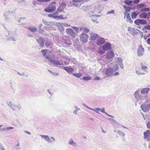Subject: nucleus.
<instances>
[{
    "instance_id": "nucleus-12",
    "label": "nucleus",
    "mask_w": 150,
    "mask_h": 150,
    "mask_svg": "<svg viewBox=\"0 0 150 150\" xmlns=\"http://www.w3.org/2000/svg\"><path fill=\"white\" fill-rule=\"evenodd\" d=\"M114 57V53L113 52L110 51L107 52L106 57V58L110 59V61H112V58Z\"/></svg>"
},
{
    "instance_id": "nucleus-61",
    "label": "nucleus",
    "mask_w": 150,
    "mask_h": 150,
    "mask_svg": "<svg viewBox=\"0 0 150 150\" xmlns=\"http://www.w3.org/2000/svg\"><path fill=\"white\" fill-rule=\"evenodd\" d=\"M114 69H115V71H117L118 69V66L117 65H116L115 66Z\"/></svg>"
},
{
    "instance_id": "nucleus-20",
    "label": "nucleus",
    "mask_w": 150,
    "mask_h": 150,
    "mask_svg": "<svg viewBox=\"0 0 150 150\" xmlns=\"http://www.w3.org/2000/svg\"><path fill=\"white\" fill-rule=\"evenodd\" d=\"M81 2L80 0H73L71 2V4L76 7H80V5L76 3Z\"/></svg>"
},
{
    "instance_id": "nucleus-62",
    "label": "nucleus",
    "mask_w": 150,
    "mask_h": 150,
    "mask_svg": "<svg viewBox=\"0 0 150 150\" xmlns=\"http://www.w3.org/2000/svg\"><path fill=\"white\" fill-rule=\"evenodd\" d=\"M46 58L50 60V62L51 60H53L52 59L51 57L49 55L47 56Z\"/></svg>"
},
{
    "instance_id": "nucleus-6",
    "label": "nucleus",
    "mask_w": 150,
    "mask_h": 150,
    "mask_svg": "<svg viewBox=\"0 0 150 150\" xmlns=\"http://www.w3.org/2000/svg\"><path fill=\"white\" fill-rule=\"evenodd\" d=\"M66 32L67 34L71 36L72 38H74L76 37L75 33L72 29L70 28H67L66 30Z\"/></svg>"
},
{
    "instance_id": "nucleus-43",
    "label": "nucleus",
    "mask_w": 150,
    "mask_h": 150,
    "mask_svg": "<svg viewBox=\"0 0 150 150\" xmlns=\"http://www.w3.org/2000/svg\"><path fill=\"white\" fill-rule=\"evenodd\" d=\"M52 43L50 42H47L45 43V45L47 47H49L51 46Z\"/></svg>"
},
{
    "instance_id": "nucleus-40",
    "label": "nucleus",
    "mask_w": 150,
    "mask_h": 150,
    "mask_svg": "<svg viewBox=\"0 0 150 150\" xmlns=\"http://www.w3.org/2000/svg\"><path fill=\"white\" fill-rule=\"evenodd\" d=\"M71 27L73 28L76 32H79V28L74 26H72Z\"/></svg>"
},
{
    "instance_id": "nucleus-44",
    "label": "nucleus",
    "mask_w": 150,
    "mask_h": 150,
    "mask_svg": "<svg viewBox=\"0 0 150 150\" xmlns=\"http://www.w3.org/2000/svg\"><path fill=\"white\" fill-rule=\"evenodd\" d=\"M47 50L46 49L43 50H41L44 56L46 55Z\"/></svg>"
},
{
    "instance_id": "nucleus-37",
    "label": "nucleus",
    "mask_w": 150,
    "mask_h": 150,
    "mask_svg": "<svg viewBox=\"0 0 150 150\" xmlns=\"http://www.w3.org/2000/svg\"><path fill=\"white\" fill-rule=\"evenodd\" d=\"M117 133L120 135H121L122 137H124L125 136V134L124 132H122L120 130H118Z\"/></svg>"
},
{
    "instance_id": "nucleus-13",
    "label": "nucleus",
    "mask_w": 150,
    "mask_h": 150,
    "mask_svg": "<svg viewBox=\"0 0 150 150\" xmlns=\"http://www.w3.org/2000/svg\"><path fill=\"white\" fill-rule=\"evenodd\" d=\"M103 49L104 50L109 51L111 49V45L110 43L107 42L103 46Z\"/></svg>"
},
{
    "instance_id": "nucleus-15",
    "label": "nucleus",
    "mask_w": 150,
    "mask_h": 150,
    "mask_svg": "<svg viewBox=\"0 0 150 150\" xmlns=\"http://www.w3.org/2000/svg\"><path fill=\"white\" fill-rule=\"evenodd\" d=\"M65 38H63L62 40V43H64L67 46H68L71 44L70 40L67 38L66 36H64Z\"/></svg>"
},
{
    "instance_id": "nucleus-31",
    "label": "nucleus",
    "mask_w": 150,
    "mask_h": 150,
    "mask_svg": "<svg viewBox=\"0 0 150 150\" xmlns=\"http://www.w3.org/2000/svg\"><path fill=\"white\" fill-rule=\"evenodd\" d=\"M146 6V4L143 3L138 4L136 7V8L137 9H139V8H143Z\"/></svg>"
},
{
    "instance_id": "nucleus-57",
    "label": "nucleus",
    "mask_w": 150,
    "mask_h": 150,
    "mask_svg": "<svg viewBox=\"0 0 150 150\" xmlns=\"http://www.w3.org/2000/svg\"><path fill=\"white\" fill-rule=\"evenodd\" d=\"M140 1L139 0H134L133 3L134 4H136L139 3Z\"/></svg>"
},
{
    "instance_id": "nucleus-33",
    "label": "nucleus",
    "mask_w": 150,
    "mask_h": 150,
    "mask_svg": "<svg viewBox=\"0 0 150 150\" xmlns=\"http://www.w3.org/2000/svg\"><path fill=\"white\" fill-rule=\"evenodd\" d=\"M123 8L125 9V13H127L129 12L131 9V8L129 6H126L124 5Z\"/></svg>"
},
{
    "instance_id": "nucleus-24",
    "label": "nucleus",
    "mask_w": 150,
    "mask_h": 150,
    "mask_svg": "<svg viewBox=\"0 0 150 150\" xmlns=\"http://www.w3.org/2000/svg\"><path fill=\"white\" fill-rule=\"evenodd\" d=\"M150 89L149 88H143L140 91L141 93L143 94H147L148 93Z\"/></svg>"
},
{
    "instance_id": "nucleus-50",
    "label": "nucleus",
    "mask_w": 150,
    "mask_h": 150,
    "mask_svg": "<svg viewBox=\"0 0 150 150\" xmlns=\"http://www.w3.org/2000/svg\"><path fill=\"white\" fill-rule=\"evenodd\" d=\"M0 149L1 150H6L2 144L0 143Z\"/></svg>"
},
{
    "instance_id": "nucleus-17",
    "label": "nucleus",
    "mask_w": 150,
    "mask_h": 150,
    "mask_svg": "<svg viewBox=\"0 0 150 150\" xmlns=\"http://www.w3.org/2000/svg\"><path fill=\"white\" fill-rule=\"evenodd\" d=\"M105 39L103 38H100L97 40L96 44L98 45H100L103 44L105 42Z\"/></svg>"
},
{
    "instance_id": "nucleus-64",
    "label": "nucleus",
    "mask_w": 150,
    "mask_h": 150,
    "mask_svg": "<svg viewBox=\"0 0 150 150\" xmlns=\"http://www.w3.org/2000/svg\"><path fill=\"white\" fill-rule=\"evenodd\" d=\"M147 42L148 44L150 45V38L148 39L147 41Z\"/></svg>"
},
{
    "instance_id": "nucleus-2",
    "label": "nucleus",
    "mask_w": 150,
    "mask_h": 150,
    "mask_svg": "<svg viewBox=\"0 0 150 150\" xmlns=\"http://www.w3.org/2000/svg\"><path fill=\"white\" fill-rule=\"evenodd\" d=\"M8 106L13 110H20L21 108V107L20 105L18 104V105H16L12 103L10 101L8 103Z\"/></svg>"
},
{
    "instance_id": "nucleus-36",
    "label": "nucleus",
    "mask_w": 150,
    "mask_h": 150,
    "mask_svg": "<svg viewBox=\"0 0 150 150\" xmlns=\"http://www.w3.org/2000/svg\"><path fill=\"white\" fill-rule=\"evenodd\" d=\"M73 75L74 76L79 78L82 76V74L79 73H74L73 74Z\"/></svg>"
},
{
    "instance_id": "nucleus-56",
    "label": "nucleus",
    "mask_w": 150,
    "mask_h": 150,
    "mask_svg": "<svg viewBox=\"0 0 150 150\" xmlns=\"http://www.w3.org/2000/svg\"><path fill=\"white\" fill-rule=\"evenodd\" d=\"M141 68L143 70H145L147 68V67L146 66L144 65L142 66Z\"/></svg>"
},
{
    "instance_id": "nucleus-63",
    "label": "nucleus",
    "mask_w": 150,
    "mask_h": 150,
    "mask_svg": "<svg viewBox=\"0 0 150 150\" xmlns=\"http://www.w3.org/2000/svg\"><path fill=\"white\" fill-rule=\"evenodd\" d=\"M94 80H100V79L99 77L96 76V77H95Z\"/></svg>"
},
{
    "instance_id": "nucleus-29",
    "label": "nucleus",
    "mask_w": 150,
    "mask_h": 150,
    "mask_svg": "<svg viewBox=\"0 0 150 150\" xmlns=\"http://www.w3.org/2000/svg\"><path fill=\"white\" fill-rule=\"evenodd\" d=\"M68 144L69 145H72L74 147H76L77 146L76 144L74 142L72 139H71L68 141Z\"/></svg>"
},
{
    "instance_id": "nucleus-59",
    "label": "nucleus",
    "mask_w": 150,
    "mask_h": 150,
    "mask_svg": "<svg viewBox=\"0 0 150 150\" xmlns=\"http://www.w3.org/2000/svg\"><path fill=\"white\" fill-rule=\"evenodd\" d=\"M114 13V10H112L110 11H109L107 13V14H110L111 13Z\"/></svg>"
},
{
    "instance_id": "nucleus-60",
    "label": "nucleus",
    "mask_w": 150,
    "mask_h": 150,
    "mask_svg": "<svg viewBox=\"0 0 150 150\" xmlns=\"http://www.w3.org/2000/svg\"><path fill=\"white\" fill-rule=\"evenodd\" d=\"M84 30L85 32L87 33H88L89 31L90 30L89 29H88L87 28H84Z\"/></svg>"
},
{
    "instance_id": "nucleus-9",
    "label": "nucleus",
    "mask_w": 150,
    "mask_h": 150,
    "mask_svg": "<svg viewBox=\"0 0 150 150\" xmlns=\"http://www.w3.org/2000/svg\"><path fill=\"white\" fill-rule=\"evenodd\" d=\"M113 69L112 68H107L105 71V74L107 77L112 76L113 75Z\"/></svg>"
},
{
    "instance_id": "nucleus-47",
    "label": "nucleus",
    "mask_w": 150,
    "mask_h": 150,
    "mask_svg": "<svg viewBox=\"0 0 150 150\" xmlns=\"http://www.w3.org/2000/svg\"><path fill=\"white\" fill-rule=\"evenodd\" d=\"M63 16L62 15H60L59 16H56V18L58 19H64V18H63Z\"/></svg>"
},
{
    "instance_id": "nucleus-16",
    "label": "nucleus",
    "mask_w": 150,
    "mask_h": 150,
    "mask_svg": "<svg viewBox=\"0 0 150 150\" xmlns=\"http://www.w3.org/2000/svg\"><path fill=\"white\" fill-rule=\"evenodd\" d=\"M66 4L64 2H62L61 5L59 6L57 10L60 12L62 11L67 6Z\"/></svg>"
},
{
    "instance_id": "nucleus-1",
    "label": "nucleus",
    "mask_w": 150,
    "mask_h": 150,
    "mask_svg": "<svg viewBox=\"0 0 150 150\" xmlns=\"http://www.w3.org/2000/svg\"><path fill=\"white\" fill-rule=\"evenodd\" d=\"M56 3L53 2L51 3L46 8L44 9L45 11L49 13H52L54 12L56 9L55 6Z\"/></svg>"
},
{
    "instance_id": "nucleus-53",
    "label": "nucleus",
    "mask_w": 150,
    "mask_h": 150,
    "mask_svg": "<svg viewBox=\"0 0 150 150\" xmlns=\"http://www.w3.org/2000/svg\"><path fill=\"white\" fill-rule=\"evenodd\" d=\"M99 52L101 54H104L105 52V50H101V49H100V48L99 49Z\"/></svg>"
},
{
    "instance_id": "nucleus-25",
    "label": "nucleus",
    "mask_w": 150,
    "mask_h": 150,
    "mask_svg": "<svg viewBox=\"0 0 150 150\" xmlns=\"http://www.w3.org/2000/svg\"><path fill=\"white\" fill-rule=\"evenodd\" d=\"M139 17L142 18H149V17H147V14L145 13H144L139 15Z\"/></svg>"
},
{
    "instance_id": "nucleus-18",
    "label": "nucleus",
    "mask_w": 150,
    "mask_h": 150,
    "mask_svg": "<svg viewBox=\"0 0 150 150\" xmlns=\"http://www.w3.org/2000/svg\"><path fill=\"white\" fill-rule=\"evenodd\" d=\"M63 69L69 74H71L74 72L73 69L69 67H64Z\"/></svg>"
},
{
    "instance_id": "nucleus-55",
    "label": "nucleus",
    "mask_w": 150,
    "mask_h": 150,
    "mask_svg": "<svg viewBox=\"0 0 150 150\" xmlns=\"http://www.w3.org/2000/svg\"><path fill=\"white\" fill-rule=\"evenodd\" d=\"M146 126L148 129H150V121L147 122Z\"/></svg>"
},
{
    "instance_id": "nucleus-8",
    "label": "nucleus",
    "mask_w": 150,
    "mask_h": 150,
    "mask_svg": "<svg viewBox=\"0 0 150 150\" xmlns=\"http://www.w3.org/2000/svg\"><path fill=\"white\" fill-rule=\"evenodd\" d=\"M141 108L144 112L148 111L150 110V103L148 104H143L141 105Z\"/></svg>"
},
{
    "instance_id": "nucleus-38",
    "label": "nucleus",
    "mask_w": 150,
    "mask_h": 150,
    "mask_svg": "<svg viewBox=\"0 0 150 150\" xmlns=\"http://www.w3.org/2000/svg\"><path fill=\"white\" fill-rule=\"evenodd\" d=\"M150 10V9L149 8H142L141 11L142 12H144V11H149Z\"/></svg>"
},
{
    "instance_id": "nucleus-23",
    "label": "nucleus",
    "mask_w": 150,
    "mask_h": 150,
    "mask_svg": "<svg viewBox=\"0 0 150 150\" xmlns=\"http://www.w3.org/2000/svg\"><path fill=\"white\" fill-rule=\"evenodd\" d=\"M50 62L52 63L55 66L62 65V64L59 61L54 59L51 60Z\"/></svg>"
},
{
    "instance_id": "nucleus-48",
    "label": "nucleus",
    "mask_w": 150,
    "mask_h": 150,
    "mask_svg": "<svg viewBox=\"0 0 150 150\" xmlns=\"http://www.w3.org/2000/svg\"><path fill=\"white\" fill-rule=\"evenodd\" d=\"M17 73L21 75V76H28L27 75V74H25L24 73H22L21 74L20 73V72L17 71Z\"/></svg>"
},
{
    "instance_id": "nucleus-7",
    "label": "nucleus",
    "mask_w": 150,
    "mask_h": 150,
    "mask_svg": "<svg viewBox=\"0 0 150 150\" xmlns=\"http://www.w3.org/2000/svg\"><path fill=\"white\" fill-rule=\"evenodd\" d=\"M88 35L85 33H82L80 36V41L83 43H86L88 41Z\"/></svg>"
},
{
    "instance_id": "nucleus-39",
    "label": "nucleus",
    "mask_w": 150,
    "mask_h": 150,
    "mask_svg": "<svg viewBox=\"0 0 150 150\" xmlns=\"http://www.w3.org/2000/svg\"><path fill=\"white\" fill-rule=\"evenodd\" d=\"M48 16L49 17L52 18H56V16H55V14L54 13L49 14Z\"/></svg>"
},
{
    "instance_id": "nucleus-5",
    "label": "nucleus",
    "mask_w": 150,
    "mask_h": 150,
    "mask_svg": "<svg viewBox=\"0 0 150 150\" xmlns=\"http://www.w3.org/2000/svg\"><path fill=\"white\" fill-rule=\"evenodd\" d=\"M144 48L141 45H139L137 49V51L138 56L139 57L142 56L144 55Z\"/></svg>"
},
{
    "instance_id": "nucleus-45",
    "label": "nucleus",
    "mask_w": 150,
    "mask_h": 150,
    "mask_svg": "<svg viewBox=\"0 0 150 150\" xmlns=\"http://www.w3.org/2000/svg\"><path fill=\"white\" fill-rule=\"evenodd\" d=\"M8 39L9 40H11L14 42L16 40L15 38L13 37H9Z\"/></svg>"
},
{
    "instance_id": "nucleus-58",
    "label": "nucleus",
    "mask_w": 150,
    "mask_h": 150,
    "mask_svg": "<svg viewBox=\"0 0 150 150\" xmlns=\"http://www.w3.org/2000/svg\"><path fill=\"white\" fill-rule=\"evenodd\" d=\"M88 109L94 111V112H96L97 113H99V111H96V110H95V109L92 108H89H89Z\"/></svg>"
},
{
    "instance_id": "nucleus-4",
    "label": "nucleus",
    "mask_w": 150,
    "mask_h": 150,
    "mask_svg": "<svg viewBox=\"0 0 150 150\" xmlns=\"http://www.w3.org/2000/svg\"><path fill=\"white\" fill-rule=\"evenodd\" d=\"M134 95L135 98L137 101H139L142 100H144V97L140 93V90H139L136 91L134 92Z\"/></svg>"
},
{
    "instance_id": "nucleus-11",
    "label": "nucleus",
    "mask_w": 150,
    "mask_h": 150,
    "mask_svg": "<svg viewBox=\"0 0 150 150\" xmlns=\"http://www.w3.org/2000/svg\"><path fill=\"white\" fill-rule=\"evenodd\" d=\"M64 23H57L56 24V26L58 27L60 32L64 31Z\"/></svg>"
},
{
    "instance_id": "nucleus-21",
    "label": "nucleus",
    "mask_w": 150,
    "mask_h": 150,
    "mask_svg": "<svg viewBox=\"0 0 150 150\" xmlns=\"http://www.w3.org/2000/svg\"><path fill=\"white\" fill-rule=\"evenodd\" d=\"M37 42L40 44V47H43L44 46V42L43 38L42 37H40L38 39H36Z\"/></svg>"
},
{
    "instance_id": "nucleus-28",
    "label": "nucleus",
    "mask_w": 150,
    "mask_h": 150,
    "mask_svg": "<svg viewBox=\"0 0 150 150\" xmlns=\"http://www.w3.org/2000/svg\"><path fill=\"white\" fill-rule=\"evenodd\" d=\"M28 28L32 32H36L37 31V28L35 27H28Z\"/></svg>"
},
{
    "instance_id": "nucleus-51",
    "label": "nucleus",
    "mask_w": 150,
    "mask_h": 150,
    "mask_svg": "<svg viewBox=\"0 0 150 150\" xmlns=\"http://www.w3.org/2000/svg\"><path fill=\"white\" fill-rule=\"evenodd\" d=\"M44 30L42 29V28H39L38 32L40 33H42L44 32Z\"/></svg>"
},
{
    "instance_id": "nucleus-3",
    "label": "nucleus",
    "mask_w": 150,
    "mask_h": 150,
    "mask_svg": "<svg viewBox=\"0 0 150 150\" xmlns=\"http://www.w3.org/2000/svg\"><path fill=\"white\" fill-rule=\"evenodd\" d=\"M13 12L10 11H7L4 13V16L6 21H11L12 19L11 15Z\"/></svg>"
},
{
    "instance_id": "nucleus-30",
    "label": "nucleus",
    "mask_w": 150,
    "mask_h": 150,
    "mask_svg": "<svg viewBox=\"0 0 150 150\" xmlns=\"http://www.w3.org/2000/svg\"><path fill=\"white\" fill-rule=\"evenodd\" d=\"M127 22H129L130 23H132L133 22V21L132 20L131 18L130 17L129 13H128L127 14Z\"/></svg>"
},
{
    "instance_id": "nucleus-52",
    "label": "nucleus",
    "mask_w": 150,
    "mask_h": 150,
    "mask_svg": "<svg viewBox=\"0 0 150 150\" xmlns=\"http://www.w3.org/2000/svg\"><path fill=\"white\" fill-rule=\"evenodd\" d=\"M25 19V18H21L19 20H18V22L19 23H22L23 22V21H22L23 20Z\"/></svg>"
},
{
    "instance_id": "nucleus-46",
    "label": "nucleus",
    "mask_w": 150,
    "mask_h": 150,
    "mask_svg": "<svg viewBox=\"0 0 150 150\" xmlns=\"http://www.w3.org/2000/svg\"><path fill=\"white\" fill-rule=\"evenodd\" d=\"M55 139L52 137H51L50 138V142L49 143H52L53 142H54L55 141Z\"/></svg>"
},
{
    "instance_id": "nucleus-10",
    "label": "nucleus",
    "mask_w": 150,
    "mask_h": 150,
    "mask_svg": "<svg viewBox=\"0 0 150 150\" xmlns=\"http://www.w3.org/2000/svg\"><path fill=\"white\" fill-rule=\"evenodd\" d=\"M134 23L136 25H139L140 24L145 25L147 24V21L143 19H137L134 22Z\"/></svg>"
},
{
    "instance_id": "nucleus-41",
    "label": "nucleus",
    "mask_w": 150,
    "mask_h": 150,
    "mask_svg": "<svg viewBox=\"0 0 150 150\" xmlns=\"http://www.w3.org/2000/svg\"><path fill=\"white\" fill-rule=\"evenodd\" d=\"M124 1V2L127 5H130L133 3V1Z\"/></svg>"
},
{
    "instance_id": "nucleus-22",
    "label": "nucleus",
    "mask_w": 150,
    "mask_h": 150,
    "mask_svg": "<svg viewBox=\"0 0 150 150\" xmlns=\"http://www.w3.org/2000/svg\"><path fill=\"white\" fill-rule=\"evenodd\" d=\"M3 126L2 125H0V131H2L5 130H9L13 129V128L12 127H3L1 128V127Z\"/></svg>"
},
{
    "instance_id": "nucleus-49",
    "label": "nucleus",
    "mask_w": 150,
    "mask_h": 150,
    "mask_svg": "<svg viewBox=\"0 0 150 150\" xmlns=\"http://www.w3.org/2000/svg\"><path fill=\"white\" fill-rule=\"evenodd\" d=\"M136 73L138 75H144L145 74L144 73H141L140 71H136Z\"/></svg>"
},
{
    "instance_id": "nucleus-14",
    "label": "nucleus",
    "mask_w": 150,
    "mask_h": 150,
    "mask_svg": "<svg viewBox=\"0 0 150 150\" xmlns=\"http://www.w3.org/2000/svg\"><path fill=\"white\" fill-rule=\"evenodd\" d=\"M144 135V139H147V140H150V131L147 130L143 133Z\"/></svg>"
},
{
    "instance_id": "nucleus-42",
    "label": "nucleus",
    "mask_w": 150,
    "mask_h": 150,
    "mask_svg": "<svg viewBox=\"0 0 150 150\" xmlns=\"http://www.w3.org/2000/svg\"><path fill=\"white\" fill-rule=\"evenodd\" d=\"M105 108H103L100 111H101V112L103 113H105V114H106L107 115L109 116H110V117H112V116H111V115L108 114L106 112H105Z\"/></svg>"
},
{
    "instance_id": "nucleus-26",
    "label": "nucleus",
    "mask_w": 150,
    "mask_h": 150,
    "mask_svg": "<svg viewBox=\"0 0 150 150\" xmlns=\"http://www.w3.org/2000/svg\"><path fill=\"white\" fill-rule=\"evenodd\" d=\"M42 23H43L45 25H46L50 27H51L52 26V22L45 21L44 20H42Z\"/></svg>"
},
{
    "instance_id": "nucleus-34",
    "label": "nucleus",
    "mask_w": 150,
    "mask_h": 150,
    "mask_svg": "<svg viewBox=\"0 0 150 150\" xmlns=\"http://www.w3.org/2000/svg\"><path fill=\"white\" fill-rule=\"evenodd\" d=\"M91 77L90 76H86L83 77V80L86 81L90 80L91 79Z\"/></svg>"
},
{
    "instance_id": "nucleus-54",
    "label": "nucleus",
    "mask_w": 150,
    "mask_h": 150,
    "mask_svg": "<svg viewBox=\"0 0 150 150\" xmlns=\"http://www.w3.org/2000/svg\"><path fill=\"white\" fill-rule=\"evenodd\" d=\"M144 27L146 29L150 30V25H145L144 26Z\"/></svg>"
},
{
    "instance_id": "nucleus-27",
    "label": "nucleus",
    "mask_w": 150,
    "mask_h": 150,
    "mask_svg": "<svg viewBox=\"0 0 150 150\" xmlns=\"http://www.w3.org/2000/svg\"><path fill=\"white\" fill-rule=\"evenodd\" d=\"M40 136L42 138H44L45 140L49 143L50 141V137L47 135H40Z\"/></svg>"
},
{
    "instance_id": "nucleus-19",
    "label": "nucleus",
    "mask_w": 150,
    "mask_h": 150,
    "mask_svg": "<svg viewBox=\"0 0 150 150\" xmlns=\"http://www.w3.org/2000/svg\"><path fill=\"white\" fill-rule=\"evenodd\" d=\"M90 35L91 40V41L95 40L99 36L98 34L94 33H92L90 34Z\"/></svg>"
},
{
    "instance_id": "nucleus-32",
    "label": "nucleus",
    "mask_w": 150,
    "mask_h": 150,
    "mask_svg": "<svg viewBox=\"0 0 150 150\" xmlns=\"http://www.w3.org/2000/svg\"><path fill=\"white\" fill-rule=\"evenodd\" d=\"M139 13H137L135 11H134L132 13L131 17L132 19H135Z\"/></svg>"
},
{
    "instance_id": "nucleus-35",
    "label": "nucleus",
    "mask_w": 150,
    "mask_h": 150,
    "mask_svg": "<svg viewBox=\"0 0 150 150\" xmlns=\"http://www.w3.org/2000/svg\"><path fill=\"white\" fill-rule=\"evenodd\" d=\"M117 62L118 63L119 65L122 64V58L118 57L117 59Z\"/></svg>"
}]
</instances>
